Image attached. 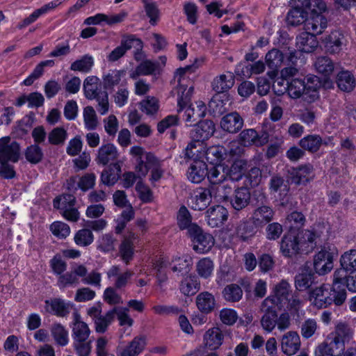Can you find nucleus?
I'll return each mask as SVG.
<instances>
[{
    "mask_svg": "<svg viewBox=\"0 0 356 356\" xmlns=\"http://www.w3.org/2000/svg\"><path fill=\"white\" fill-rule=\"evenodd\" d=\"M307 1L302 6L308 9L304 27L305 31L316 35L321 34L327 26V20L323 13L326 10L323 0H302Z\"/></svg>",
    "mask_w": 356,
    "mask_h": 356,
    "instance_id": "7ed1b4c3",
    "label": "nucleus"
},
{
    "mask_svg": "<svg viewBox=\"0 0 356 356\" xmlns=\"http://www.w3.org/2000/svg\"><path fill=\"white\" fill-rule=\"evenodd\" d=\"M250 200V193L246 187H241L235 190L234 193L229 199L233 209L240 211L245 208Z\"/></svg>",
    "mask_w": 356,
    "mask_h": 356,
    "instance_id": "cd10ccee",
    "label": "nucleus"
},
{
    "mask_svg": "<svg viewBox=\"0 0 356 356\" xmlns=\"http://www.w3.org/2000/svg\"><path fill=\"white\" fill-rule=\"evenodd\" d=\"M341 266L352 273L356 270V250L344 252L340 258Z\"/></svg>",
    "mask_w": 356,
    "mask_h": 356,
    "instance_id": "052dcab7",
    "label": "nucleus"
},
{
    "mask_svg": "<svg viewBox=\"0 0 356 356\" xmlns=\"http://www.w3.org/2000/svg\"><path fill=\"white\" fill-rule=\"evenodd\" d=\"M214 264L209 257H204L198 261L196 264V271L200 277L207 279L213 272Z\"/></svg>",
    "mask_w": 356,
    "mask_h": 356,
    "instance_id": "603ef678",
    "label": "nucleus"
},
{
    "mask_svg": "<svg viewBox=\"0 0 356 356\" xmlns=\"http://www.w3.org/2000/svg\"><path fill=\"white\" fill-rule=\"evenodd\" d=\"M227 168L221 165H216L207 170V178L211 186L227 182Z\"/></svg>",
    "mask_w": 356,
    "mask_h": 356,
    "instance_id": "4c0bfd02",
    "label": "nucleus"
},
{
    "mask_svg": "<svg viewBox=\"0 0 356 356\" xmlns=\"http://www.w3.org/2000/svg\"><path fill=\"white\" fill-rule=\"evenodd\" d=\"M224 334L222 330L216 327L209 329L204 334L203 343L211 350H216L222 344Z\"/></svg>",
    "mask_w": 356,
    "mask_h": 356,
    "instance_id": "412c9836",
    "label": "nucleus"
},
{
    "mask_svg": "<svg viewBox=\"0 0 356 356\" xmlns=\"http://www.w3.org/2000/svg\"><path fill=\"white\" fill-rule=\"evenodd\" d=\"M157 63L150 60H145L141 62L136 69L131 72L129 76L132 79H136L140 76H147L154 74L158 70Z\"/></svg>",
    "mask_w": 356,
    "mask_h": 356,
    "instance_id": "58836bf2",
    "label": "nucleus"
},
{
    "mask_svg": "<svg viewBox=\"0 0 356 356\" xmlns=\"http://www.w3.org/2000/svg\"><path fill=\"white\" fill-rule=\"evenodd\" d=\"M265 60L269 68L277 70L283 63L284 56L279 49H273L266 54Z\"/></svg>",
    "mask_w": 356,
    "mask_h": 356,
    "instance_id": "6e6d98bb",
    "label": "nucleus"
},
{
    "mask_svg": "<svg viewBox=\"0 0 356 356\" xmlns=\"http://www.w3.org/2000/svg\"><path fill=\"white\" fill-rule=\"evenodd\" d=\"M329 229L330 226L328 224L318 222L314 225L310 229L302 230L300 233L312 251L316 247V239L323 236L325 233H327Z\"/></svg>",
    "mask_w": 356,
    "mask_h": 356,
    "instance_id": "2eb2a0df",
    "label": "nucleus"
},
{
    "mask_svg": "<svg viewBox=\"0 0 356 356\" xmlns=\"http://www.w3.org/2000/svg\"><path fill=\"white\" fill-rule=\"evenodd\" d=\"M140 110L147 115L155 114L159 108V104L156 98L148 96L140 103Z\"/></svg>",
    "mask_w": 356,
    "mask_h": 356,
    "instance_id": "69168bd1",
    "label": "nucleus"
},
{
    "mask_svg": "<svg viewBox=\"0 0 356 356\" xmlns=\"http://www.w3.org/2000/svg\"><path fill=\"white\" fill-rule=\"evenodd\" d=\"M83 122L85 128L88 130H95L98 124L96 112L93 107L86 106L83 111Z\"/></svg>",
    "mask_w": 356,
    "mask_h": 356,
    "instance_id": "bf43d9fd",
    "label": "nucleus"
},
{
    "mask_svg": "<svg viewBox=\"0 0 356 356\" xmlns=\"http://www.w3.org/2000/svg\"><path fill=\"white\" fill-rule=\"evenodd\" d=\"M20 154V147L17 142H11L9 136L0 138V161L17 162Z\"/></svg>",
    "mask_w": 356,
    "mask_h": 356,
    "instance_id": "6e6552de",
    "label": "nucleus"
},
{
    "mask_svg": "<svg viewBox=\"0 0 356 356\" xmlns=\"http://www.w3.org/2000/svg\"><path fill=\"white\" fill-rule=\"evenodd\" d=\"M313 177V166L311 164L294 168L291 172V181L296 184H306Z\"/></svg>",
    "mask_w": 356,
    "mask_h": 356,
    "instance_id": "c756f323",
    "label": "nucleus"
},
{
    "mask_svg": "<svg viewBox=\"0 0 356 356\" xmlns=\"http://www.w3.org/2000/svg\"><path fill=\"white\" fill-rule=\"evenodd\" d=\"M203 63V58H197L191 65L178 69L175 74V79L179 83L177 88L178 111L180 112L183 109H185L184 115L186 122H195L200 118H203L206 114V105L202 101L196 102L195 104L187 106L193 92V88L189 87L188 88L181 83L182 80L184 79V76L187 73L194 72Z\"/></svg>",
    "mask_w": 356,
    "mask_h": 356,
    "instance_id": "f257e3e1",
    "label": "nucleus"
},
{
    "mask_svg": "<svg viewBox=\"0 0 356 356\" xmlns=\"http://www.w3.org/2000/svg\"><path fill=\"white\" fill-rule=\"evenodd\" d=\"M205 145L203 142L193 140L188 144L184 150V156L193 162L203 161L205 156Z\"/></svg>",
    "mask_w": 356,
    "mask_h": 356,
    "instance_id": "c85d7f7f",
    "label": "nucleus"
},
{
    "mask_svg": "<svg viewBox=\"0 0 356 356\" xmlns=\"http://www.w3.org/2000/svg\"><path fill=\"white\" fill-rule=\"evenodd\" d=\"M345 350V343L329 334L316 350V356H341Z\"/></svg>",
    "mask_w": 356,
    "mask_h": 356,
    "instance_id": "423d86ee",
    "label": "nucleus"
},
{
    "mask_svg": "<svg viewBox=\"0 0 356 356\" xmlns=\"http://www.w3.org/2000/svg\"><path fill=\"white\" fill-rule=\"evenodd\" d=\"M306 89L304 79H293L287 84L286 92L292 99L300 98Z\"/></svg>",
    "mask_w": 356,
    "mask_h": 356,
    "instance_id": "3c124183",
    "label": "nucleus"
},
{
    "mask_svg": "<svg viewBox=\"0 0 356 356\" xmlns=\"http://www.w3.org/2000/svg\"><path fill=\"white\" fill-rule=\"evenodd\" d=\"M52 234L59 239L66 238L71 232L70 226L61 221H55L50 225Z\"/></svg>",
    "mask_w": 356,
    "mask_h": 356,
    "instance_id": "e2e57ef3",
    "label": "nucleus"
},
{
    "mask_svg": "<svg viewBox=\"0 0 356 356\" xmlns=\"http://www.w3.org/2000/svg\"><path fill=\"white\" fill-rule=\"evenodd\" d=\"M189 236L192 240L193 248L197 253H207L215 245V239L213 236L204 232L200 227H198V230L195 233H191Z\"/></svg>",
    "mask_w": 356,
    "mask_h": 356,
    "instance_id": "0eeeda50",
    "label": "nucleus"
},
{
    "mask_svg": "<svg viewBox=\"0 0 356 356\" xmlns=\"http://www.w3.org/2000/svg\"><path fill=\"white\" fill-rule=\"evenodd\" d=\"M307 11L305 12L303 9L296 7L291 9L287 15L286 22L287 24L291 26H298L302 23H305L307 18Z\"/></svg>",
    "mask_w": 356,
    "mask_h": 356,
    "instance_id": "680f3d73",
    "label": "nucleus"
},
{
    "mask_svg": "<svg viewBox=\"0 0 356 356\" xmlns=\"http://www.w3.org/2000/svg\"><path fill=\"white\" fill-rule=\"evenodd\" d=\"M235 83V76L231 72H226L216 76L211 82L212 89L218 92L222 93L231 89Z\"/></svg>",
    "mask_w": 356,
    "mask_h": 356,
    "instance_id": "4be33fe9",
    "label": "nucleus"
},
{
    "mask_svg": "<svg viewBox=\"0 0 356 356\" xmlns=\"http://www.w3.org/2000/svg\"><path fill=\"white\" fill-rule=\"evenodd\" d=\"M273 209L268 205L257 207L252 212L250 220L256 227H263L270 222L274 217Z\"/></svg>",
    "mask_w": 356,
    "mask_h": 356,
    "instance_id": "a211bd4d",
    "label": "nucleus"
},
{
    "mask_svg": "<svg viewBox=\"0 0 356 356\" xmlns=\"http://www.w3.org/2000/svg\"><path fill=\"white\" fill-rule=\"evenodd\" d=\"M121 172L120 165L118 163H111L108 169L103 170L101 175V181L104 184L111 186L115 184L120 178Z\"/></svg>",
    "mask_w": 356,
    "mask_h": 356,
    "instance_id": "37998d69",
    "label": "nucleus"
},
{
    "mask_svg": "<svg viewBox=\"0 0 356 356\" xmlns=\"http://www.w3.org/2000/svg\"><path fill=\"white\" fill-rule=\"evenodd\" d=\"M313 33L305 31L296 38V47L300 51L310 53L318 47V42Z\"/></svg>",
    "mask_w": 356,
    "mask_h": 356,
    "instance_id": "5701e85b",
    "label": "nucleus"
},
{
    "mask_svg": "<svg viewBox=\"0 0 356 356\" xmlns=\"http://www.w3.org/2000/svg\"><path fill=\"white\" fill-rule=\"evenodd\" d=\"M94 235L91 229L84 228L78 230L74 236L75 244L80 247H87L94 241Z\"/></svg>",
    "mask_w": 356,
    "mask_h": 356,
    "instance_id": "864d4df0",
    "label": "nucleus"
},
{
    "mask_svg": "<svg viewBox=\"0 0 356 356\" xmlns=\"http://www.w3.org/2000/svg\"><path fill=\"white\" fill-rule=\"evenodd\" d=\"M334 338L346 343L350 341L354 334V330L344 322L336 324L334 330L330 333Z\"/></svg>",
    "mask_w": 356,
    "mask_h": 356,
    "instance_id": "c03bdc74",
    "label": "nucleus"
},
{
    "mask_svg": "<svg viewBox=\"0 0 356 356\" xmlns=\"http://www.w3.org/2000/svg\"><path fill=\"white\" fill-rule=\"evenodd\" d=\"M147 338L145 336L134 337L126 346L117 349V356H138L145 349Z\"/></svg>",
    "mask_w": 356,
    "mask_h": 356,
    "instance_id": "9b49d317",
    "label": "nucleus"
},
{
    "mask_svg": "<svg viewBox=\"0 0 356 356\" xmlns=\"http://www.w3.org/2000/svg\"><path fill=\"white\" fill-rule=\"evenodd\" d=\"M220 124L223 131L235 134L243 127V119L237 112H232L222 118Z\"/></svg>",
    "mask_w": 356,
    "mask_h": 356,
    "instance_id": "6ab92c4d",
    "label": "nucleus"
},
{
    "mask_svg": "<svg viewBox=\"0 0 356 356\" xmlns=\"http://www.w3.org/2000/svg\"><path fill=\"white\" fill-rule=\"evenodd\" d=\"M119 156L117 147L113 143H106L97 150L95 161L98 165H106L109 163H116Z\"/></svg>",
    "mask_w": 356,
    "mask_h": 356,
    "instance_id": "f8f14e48",
    "label": "nucleus"
},
{
    "mask_svg": "<svg viewBox=\"0 0 356 356\" xmlns=\"http://www.w3.org/2000/svg\"><path fill=\"white\" fill-rule=\"evenodd\" d=\"M209 189L211 191L212 199L217 202L229 201V195L232 191V187L227 182L211 186Z\"/></svg>",
    "mask_w": 356,
    "mask_h": 356,
    "instance_id": "c9c22d12",
    "label": "nucleus"
},
{
    "mask_svg": "<svg viewBox=\"0 0 356 356\" xmlns=\"http://www.w3.org/2000/svg\"><path fill=\"white\" fill-rule=\"evenodd\" d=\"M67 137V133L64 128L56 127L49 133L48 140L50 144L58 145L63 144Z\"/></svg>",
    "mask_w": 356,
    "mask_h": 356,
    "instance_id": "774afa93",
    "label": "nucleus"
},
{
    "mask_svg": "<svg viewBox=\"0 0 356 356\" xmlns=\"http://www.w3.org/2000/svg\"><path fill=\"white\" fill-rule=\"evenodd\" d=\"M177 219L179 227L181 229H187L188 235L198 230L199 226L195 223H192L191 216L186 207L183 206L179 209Z\"/></svg>",
    "mask_w": 356,
    "mask_h": 356,
    "instance_id": "2f4dec72",
    "label": "nucleus"
},
{
    "mask_svg": "<svg viewBox=\"0 0 356 356\" xmlns=\"http://www.w3.org/2000/svg\"><path fill=\"white\" fill-rule=\"evenodd\" d=\"M280 251L285 257H293L298 254H308L311 250L302 235L287 234L284 236L280 243Z\"/></svg>",
    "mask_w": 356,
    "mask_h": 356,
    "instance_id": "39448f33",
    "label": "nucleus"
},
{
    "mask_svg": "<svg viewBox=\"0 0 356 356\" xmlns=\"http://www.w3.org/2000/svg\"><path fill=\"white\" fill-rule=\"evenodd\" d=\"M338 255L337 248L331 244L324 245L314 256V270L319 275L330 273L334 267V259Z\"/></svg>",
    "mask_w": 356,
    "mask_h": 356,
    "instance_id": "20e7f679",
    "label": "nucleus"
},
{
    "mask_svg": "<svg viewBox=\"0 0 356 356\" xmlns=\"http://www.w3.org/2000/svg\"><path fill=\"white\" fill-rule=\"evenodd\" d=\"M135 238V234L130 232L124 238L119 248L120 256L122 261L127 264H129L134 257V249L133 241Z\"/></svg>",
    "mask_w": 356,
    "mask_h": 356,
    "instance_id": "473e14b6",
    "label": "nucleus"
},
{
    "mask_svg": "<svg viewBox=\"0 0 356 356\" xmlns=\"http://www.w3.org/2000/svg\"><path fill=\"white\" fill-rule=\"evenodd\" d=\"M346 299L344 288H333L327 284H322L309 291V300L318 309L327 308L332 303L341 305Z\"/></svg>",
    "mask_w": 356,
    "mask_h": 356,
    "instance_id": "f03ea898",
    "label": "nucleus"
},
{
    "mask_svg": "<svg viewBox=\"0 0 356 356\" xmlns=\"http://www.w3.org/2000/svg\"><path fill=\"white\" fill-rule=\"evenodd\" d=\"M115 239L111 234H105L99 237L97 249L103 252H109L115 248Z\"/></svg>",
    "mask_w": 356,
    "mask_h": 356,
    "instance_id": "338daca9",
    "label": "nucleus"
},
{
    "mask_svg": "<svg viewBox=\"0 0 356 356\" xmlns=\"http://www.w3.org/2000/svg\"><path fill=\"white\" fill-rule=\"evenodd\" d=\"M346 42V38L342 32L334 31L325 38V47L328 52L335 54L341 50Z\"/></svg>",
    "mask_w": 356,
    "mask_h": 356,
    "instance_id": "393cba45",
    "label": "nucleus"
},
{
    "mask_svg": "<svg viewBox=\"0 0 356 356\" xmlns=\"http://www.w3.org/2000/svg\"><path fill=\"white\" fill-rule=\"evenodd\" d=\"M239 138L243 146H263L268 142L269 135L266 131L259 135L254 129H248L240 133Z\"/></svg>",
    "mask_w": 356,
    "mask_h": 356,
    "instance_id": "ddd939ff",
    "label": "nucleus"
},
{
    "mask_svg": "<svg viewBox=\"0 0 356 356\" xmlns=\"http://www.w3.org/2000/svg\"><path fill=\"white\" fill-rule=\"evenodd\" d=\"M337 86L344 92H350L355 87L354 76L348 71H342L337 75Z\"/></svg>",
    "mask_w": 356,
    "mask_h": 356,
    "instance_id": "8fccbe9b",
    "label": "nucleus"
},
{
    "mask_svg": "<svg viewBox=\"0 0 356 356\" xmlns=\"http://www.w3.org/2000/svg\"><path fill=\"white\" fill-rule=\"evenodd\" d=\"M54 65V61L53 60H47L40 62L36 65L32 73L24 80L23 84L29 86L33 83V82L40 77L44 73V68L45 67H53Z\"/></svg>",
    "mask_w": 356,
    "mask_h": 356,
    "instance_id": "5fc2aeb1",
    "label": "nucleus"
},
{
    "mask_svg": "<svg viewBox=\"0 0 356 356\" xmlns=\"http://www.w3.org/2000/svg\"><path fill=\"white\" fill-rule=\"evenodd\" d=\"M208 225L211 227L222 226L228 218V211L221 205L209 208L206 212Z\"/></svg>",
    "mask_w": 356,
    "mask_h": 356,
    "instance_id": "dca6fc26",
    "label": "nucleus"
},
{
    "mask_svg": "<svg viewBox=\"0 0 356 356\" xmlns=\"http://www.w3.org/2000/svg\"><path fill=\"white\" fill-rule=\"evenodd\" d=\"M126 72L123 70H111L103 75L104 86L106 88H113L124 81Z\"/></svg>",
    "mask_w": 356,
    "mask_h": 356,
    "instance_id": "49530a36",
    "label": "nucleus"
},
{
    "mask_svg": "<svg viewBox=\"0 0 356 356\" xmlns=\"http://www.w3.org/2000/svg\"><path fill=\"white\" fill-rule=\"evenodd\" d=\"M215 131V124L211 120H206L198 122L191 131L193 140L203 141L210 138Z\"/></svg>",
    "mask_w": 356,
    "mask_h": 356,
    "instance_id": "aec40b11",
    "label": "nucleus"
},
{
    "mask_svg": "<svg viewBox=\"0 0 356 356\" xmlns=\"http://www.w3.org/2000/svg\"><path fill=\"white\" fill-rule=\"evenodd\" d=\"M51 335L56 344L65 346L69 343V333L67 330L60 323H55L51 328Z\"/></svg>",
    "mask_w": 356,
    "mask_h": 356,
    "instance_id": "09e8293b",
    "label": "nucleus"
},
{
    "mask_svg": "<svg viewBox=\"0 0 356 356\" xmlns=\"http://www.w3.org/2000/svg\"><path fill=\"white\" fill-rule=\"evenodd\" d=\"M247 161L243 159H238L234 161L229 169H227L228 172L227 179L232 181H237L241 179L246 170Z\"/></svg>",
    "mask_w": 356,
    "mask_h": 356,
    "instance_id": "de8ad7c7",
    "label": "nucleus"
},
{
    "mask_svg": "<svg viewBox=\"0 0 356 356\" xmlns=\"http://www.w3.org/2000/svg\"><path fill=\"white\" fill-rule=\"evenodd\" d=\"M222 296L228 302H238L243 296V290L238 285L231 284L225 287Z\"/></svg>",
    "mask_w": 356,
    "mask_h": 356,
    "instance_id": "13d9d810",
    "label": "nucleus"
},
{
    "mask_svg": "<svg viewBox=\"0 0 356 356\" xmlns=\"http://www.w3.org/2000/svg\"><path fill=\"white\" fill-rule=\"evenodd\" d=\"M316 71L324 76H329L334 70V63L327 56H321L314 63Z\"/></svg>",
    "mask_w": 356,
    "mask_h": 356,
    "instance_id": "4d7b16f0",
    "label": "nucleus"
},
{
    "mask_svg": "<svg viewBox=\"0 0 356 356\" xmlns=\"http://www.w3.org/2000/svg\"><path fill=\"white\" fill-rule=\"evenodd\" d=\"M84 95L89 100L94 99L100 92H103L102 90V83L97 76H87L83 85Z\"/></svg>",
    "mask_w": 356,
    "mask_h": 356,
    "instance_id": "a878e982",
    "label": "nucleus"
},
{
    "mask_svg": "<svg viewBox=\"0 0 356 356\" xmlns=\"http://www.w3.org/2000/svg\"><path fill=\"white\" fill-rule=\"evenodd\" d=\"M271 294L283 305L292 294V289L290 284L286 280H282L275 284Z\"/></svg>",
    "mask_w": 356,
    "mask_h": 356,
    "instance_id": "e433bc0d",
    "label": "nucleus"
},
{
    "mask_svg": "<svg viewBox=\"0 0 356 356\" xmlns=\"http://www.w3.org/2000/svg\"><path fill=\"white\" fill-rule=\"evenodd\" d=\"M75 203V198L71 195H67L62 200L63 216L67 220L76 222L79 218V212L73 207Z\"/></svg>",
    "mask_w": 356,
    "mask_h": 356,
    "instance_id": "7c9ffc66",
    "label": "nucleus"
},
{
    "mask_svg": "<svg viewBox=\"0 0 356 356\" xmlns=\"http://www.w3.org/2000/svg\"><path fill=\"white\" fill-rule=\"evenodd\" d=\"M200 288V283L198 278L195 275L185 277L179 284V290L184 296H193L195 294Z\"/></svg>",
    "mask_w": 356,
    "mask_h": 356,
    "instance_id": "a19ab883",
    "label": "nucleus"
},
{
    "mask_svg": "<svg viewBox=\"0 0 356 356\" xmlns=\"http://www.w3.org/2000/svg\"><path fill=\"white\" fill-rule=\"evenodd\" d=\"M207 165L204 161L193 162L187 171V178L192 183L199 184L207 176Z\"/></svg>",
    "mask_w": 356,
    "mask_h": 356,
    "instance_id": "b1692460",
    "label": "nucleus"
},
{
    "mask_svg": "<svg viewBox=\"0 0 356 356\" xmlns=\"http://www.w3.org/2000/svg\"><path fill=\"white\" fill-rule=\"evenodd\" d=\"M205 152L204 157L207 161L215 165H218L227 155L225 148L221 145L209 147L205 149Z\"/></svg>",
    "mask_w": 356,
    "mask_h": 356,
    "instance_id": "a18cd8bd",
    "label": "nucleus"
},
{
    "mask_svg": "<svg viewBox=\"0 0 356 356\" xmlns=\"http://www.w3.org/2000/svg\"><path fill=\"white\" fill-rule=\"evenodd\" d=\"M169 262L164 258H159L154 264L153 267L156 270V283L162 289L168 282L167 270L169 268Z\"/></svg>",
    "mask_w": 356,
    "mask_h": 356,
    "instance_id": "ea45409f",
    "label": "nucleus"
},
{
    "mask_svg": "<svg viewBox=\"0 0 356 356\" xmlns=\"http://www.w3.org/2000/svg\"><path fill=\"white\" fill-rule=\"evenodd\" d=\"M313 275L309 272H302L295 277V286L297 290L303 291L309 288L312 283Z\"/></svg>",
    "mask_w": 356,
    "mask_h": 356,
    "instance_id": "0e129e2a",
    "label": "nucleus"
},
{
    "mask_svg": "<svg viewBox=\"0 0 356 356\" xmlns=\"http://www.w3.org/2000/svg\"><path fill=\"white\" fill-rule=\"evenodd\" d=\"M72 307L73 305L70 302L56 298L46 300L44 309L47 313L65 317L70 313Z\"/></svg>",
    "mask_w": 356,
    "mask_h": 356,
    "instance_id": "1a4fd4ad",
    "label": "nucleus"
},
{
    "mask_svg": "<svg viewBox=\"0 0 356 356\" xmlns=\"http://www.w3.org/2000/svg\"><path fill=\"white\" fill-rule=\"evenodd\" d=\"M300 337L297 332L289 331L281 339V350L286 355H295L300 348Z\"/></svg>",
    "mask_w": 356,
    "mask_h": 356,
    "instance_id": "4468645a",
    "label": "nucleus"
},
{
    "mask_svg": "<svg viewBox=\"0 0 356 356\" xmlns=\"http://www.w3.org/2000/svg\"><path fill=\"white\" fill-rule=\"evenodd\" d=\"M94 64L95 59L93 56L88 54L72 63L70 68L74 72L88 73L92 70Z\"/></svg>",
    "mask_w": 356,
    "mask_h": 356,
    "instance_id": "79ce46f5",
    "label": "nucleus"
},
{
    "mask_svg": "<svg viewBox=\"0 0 356 356\" xmlns=\"http://www.w3.org/2000/svg\"><path fill=\"white\" fill-rule=\"evenodd\" d=\"M145 159L149 165V181L152 185L159 181L163 175L164 170L162 168L161 162L152 154H146Z\"/></svg>",
    "mask_w": 356,
    "mask_h": 356,
    "instance_id": "72a5a7b5",
    "label": "nucleus"
},
{
    "mask_svg": "<svg viewBox=\"0 0 356 356\" xmlns=\"http://www.w3.org/2000/svg\"><path fill=\"white\" fill-rule=\"evenodd\" d=\"M330 142V139L328 141L323 140L318 134H309L300 139L299 145L305 150L315 153L320 149L323 145H328Z\"/></svg>",
    "mask_w": 356,
    "mask_h": 356,
    "instance_id": "bb28decb",
    "label": "nucleus"
},
{
    "mask_svg": "<svg viewBox=\"0 0 356 356\" xmlns=\"http://www.w3.org/2000/svg\"><path fill=\"white\" fill-rule=\"evenodd\" d=\"M216 304L214 296L208 291L201 292L196 297V305L198 309L203 313L211 312L214 309Z\"/></svg>",
    "mask_w": 356,
    "mask_h": 356,
    "instance_id": "f704fd0d",
    "label": "nucleus"
},
{
    "mask_svg": "<svg viewBox=\"0 0 356 356\" xmlns=\"http://www.w3.org/2000/svg\"><path fill=\"white\" fill-rule=\"evenodd\" d=\"M211 200V191L209 188H198L191 195L188 205L193 210L202 211L210 204Z\"/></svg>",
    "mask_w": 356,
    "mask_h": 356,
    "instance_id": "9d476101",
    "label": "nucleus"
},
{
    "mask_svg": "<svg viewBox=\"0 0 356 356\" xmlns=\"http://www.w3.org/2000/svg\"><path fill=\"white\" fill-rule=\"evenodd\" d=\"M72 332L73 341H87L90 334V330L88 324L81 320V317L77 312L73 313Z\"/></svg>",
    "mask_w": 356,
    "mask_h": 356,
    "instance_id": "f3484780",
    "label": "nucleus"
}]
</instances>
